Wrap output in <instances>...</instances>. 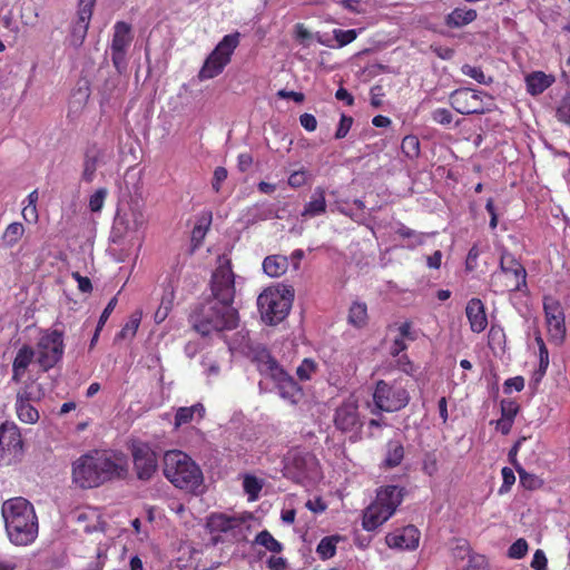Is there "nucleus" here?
<instances>
[{
	"mask_svg": "<svg viewBox=\"0 0 570 570\" xmlns=\"http://www.w3.org/2000/svg\"><path fill=\"white\" fill-rule=\"evenodd\" d=\"M1 513L7 535L12 544L24 547L35 542L39 523L30 501L22 497L8 499L2 503Z\"/></svg>",
	"mask_w": 570,
	"mask_h": 570,
	"instance_id": "nucleus-1",
	"label": "nucleus"
},
{
	"mask_svg": "<svg viewBox=\"0 0 570 570\" xmlns=\"http://www.w3.org/2000/svg\"><path fill=\"white\" fill-rule=\"evenodd\" d=\"M238 311L230 305L207 298L197 305L189 315L191 327L202 336L214 332L232 331L238 326Z\"/></svg>",
	"mask_w": 570,
	"mask_h": 570,
	"instance_id": "nucleus-2",
	"label": "nucleus"
},
{
	"mask_svg": "<svg viewBox=\"0 0 570 570\" xmlns=\"http://www.w3.org/2000/svg\"><path fill=\"white\" fill-rule=\"evenodd\" d=\"M164 476L176 488L196 494L204 483L200 466L180 450L166 451L163 458Z\"/></svg>",
	"mask_w": 570,
	"mask_h": 570,
	"instance_id": "nucleus-3",
	"label": "nucleus"
},
{
	"mask_svg": "<svg viewBox=\"0 0 570 570\" xmlns=\"http://www.w3.org/2000/svg\"><path fill=\"white\" fill-rule=\"evenodd\" d=\"M406 490L403 487H380L376 490L375 500L363 511V529L374 531L385 523L401 505Z\"/></svg>",
	"mask_w": 570,
	"mask_h": 570,
	"instance_id": "nucleus-4",
	"label": "nucleus"
},
{
	"mask_svg": "<svg viewBox=\"0 0 570 570\" xmlns=\"http://www.w3.org/2000/svg\"><path fill=\"white\" fill-rule=\"evenodd\" d=\"M283 475L297 483L308 484L322 478V468L316 455L303 448H293L284 456Z\"/></svg>",
	"mask_w": 570,
	"mask_h": 570,
	"instance_id": "nucleus-5",
	"label": "nucleus"
},
{
	"mask_svg": "<svg viewBox=\"0 0 570 570\" xmlns=\"http://www.w3.org/2000/svg\"><path fill=\"white\" fill-rule=\"evenodd\" d=\"M293 291L283 287L264 289L257 297V306L263 322L277 325L288 315L293 303Z\"/></svg>",
	"mask_w": 570,
	"mask_h": 570,
	"instance_id": "nucleus-6",
	"label": "nucleus"
},
{
	"mask_svg": "<svg viewBox=\"0 0 570 570\" xmlns=\"http://www.w3.org/2000/svg\"><path fill=\"white\" fill-rule=\"evenodd\" d=\"M373 402L380 412H397L410 403L411 396L403 379L379 380L373 391Z\"/></svg>",
	"mask_w": 570,
	"mask_h": 570,
	"instance_id": "nucleus-7",
	"label": "nucleus"
},
{
	"mask_svg": "<svg viewBox=\"0 0 570 570\" xmlns=\"http://www.w3.org/2000/svg\"><path fill=\"white\" fill-rule=\"evenodd\" d=\"M239 32H234L223 37L205 59L197 76L200 81L213 79L224 71L239 45Z\"/></svg>",
	"mask_w": 570,
	"mask_h": 570,
	"instance_id": "nucleus-8",
	"label": "nucleus"
},
{
	"mask_svg": "<svg viewBox=\"0 0 570 570\" xmlns=\"http://www.w3.org/2000/svg\"><path fill=\"white\" fill-rule=\"evenodd\" d=\"M36 362L42 372H48L61 362L65 354L63 332L49 328L41 332L36 348Z\"/></svg>",
	"mask_w": 570,
	"mask_h": 570,
	"instance_id": "nucleus-9",
	"label": "nucleus"
},
{
	"mask_svg": "<svg viewBox=\"0 0 570 570\" xmlns=\"http://www.w3.org/2000/svg\"><path fill=\"white\" fill-rule=\"evenodd\" d=\"M498 281H502L501 292H521L527 288V271L511 253L501 254L500 272L491 275L493 286H498Z\"/></svg>",
	"mask_w": 570,
	"mask_h": 570,
	"instance_id": "nucleus-10",
	"label": "nucleus"
},
{
	"mask_svg": "<svg viewBox=\"0 0 570 570\" xmlns=\"http://www.w3.org/2000/svg\"><path fill=\"white\" fill-rule=\"evenodd\" d=\"M209 286L212 293L209 299L233 306L236 287L230 259L225 256L218 258V265L212 274Z\"/></svg>",
	"mask_w": 570,
	"mask_h": 570,
	"instance_id": "nucleus-11",
	"label": "nucleus"
},
{
	"mask_svg": "<svg viewBox=\"0 0 570 570\" xmlns=\"http://www.w3.org/2000/svg\"><path fill=\"white\" fill-rule=\"evenodd\" d=\"M99 466V485L112 481L124 480L128 474V458L121 451L97 450Z\"/></svg>",
	"mask_w": 570,
	"mask_h": 570,
	"instance_id": "nucleus-12",
	"label": "nucleus"
},
{
	"mask_svg": "<svg viewBox=\"0 0 570 570\" xmlns=\"http://www.w3.org/2000/svg\"><path fill=\"white\" fill-rule=\"evenodd\" d=\"M134 40L132 28L128 22L117 21L110 45V55L114 67L118 72L127 68V52Z\"/></svg>",
	"mask_w": 570,
	"mask_h": 570,
	"instance_id": "nucleus-13",
	"label": "nucleus"
},
{
	"mask_svg": "<svg viewBox=\"0 0 570 570\" xmlns=\"http://www.w3.org/2000/svg\"><path fill=\"white\" fill-rule=\"evenodd\" d=\"M491 99V96L483 91L471 88H461L450 95L451 107L462 115L484 114L490 110L483 98Z\"/></svg>",
	"mask_w": 570,
	"mask_h": 570,
	"instance_id": "nucleus-14",
	"label": "nucleus"
},
{
	"mask_svg": "<svg viewBox=\"0 0 570 570\" xmlns=\"http://www.w3.org/2000/svg\"><path fill=\"white\" fill-rule=\"evenodd\" d=\"M97 450L78 458L72 464V481L82 489L99 487Z\"/></svg>",
	"mask_w": 570,
	"mask_h": 570,
	"instance_id": "nucleus-15",
	"label": "nucleus"
},
{
	"mask_svg": "<svg viewBox=\"0 0 570 570\" xmlns=\"http://www.w3.org/2000/svg\"><path fill=\"white\" fill-rule=\"evenodd\" d=\"M134 470L141 481H149L158 470L156 452L145 442H134L130 446Z\"/></svg>",
	"mask_w": 570,
	"mask_h": 570,
	"instance_id": "nucleus-16",
	"label": "nucleus"
},
{
	"mask_svg": "<svg viewBox=\"0 0 570 570\" xmlns=\"http://www.w3.org/2000/svg\"><path fill=\"white\" fill-rule=\"evenodd\" d=\"M334 425L343 433H351L352 441L360 440L363 428L358 406L355 401L343 402L335 411Z\"/></svg>",
	"mask_w": 570,
	"mask_h": 570,
	"instance_id": "nucleus-17",
	"label": "nucleus"
},
{
	"mask_svg": "<svg viewBox=\"0 0 570 570\" xmlns=\"http://www.w3.org/2000/svg\"><path fill=\"white\" fill-rule=\"evenodd\" d=\"M543 311L550 342L556 345L562 344L567 330L564 313L560 302L553 297H544Z\"/></svg>",
	"mask_w": 570,
	"mask_h": 570,
	"instance_id": "nucleus-18",
	"label": "nucleus"
},
{
	"mask_svg": "<svg viewBox=\"0 0 570 570\" xmlns=\"http://www.w3.org/2000/svg\"><path fill=\"white\" fill-rule=\"evenodd\" d=\"M22 439L19 429L13 423L0 425V464L9 463L22 451Z\"/></svg>",
	"mask_w": 570,
	"mask_h": 570,
	"instance_id": "nucleus-19",
	"label": "nucleus"
},
{
	"mask_svg": "<svg viewBox=\"0 0 570 570\" xmlns=\"http://www.w3.org/2000/svg\"><path fill=\"white\" fill-rule=\"evenodd\" d=\"M97 0H79L77 20L72 23L70 42L73 47H80L89 29L94 8Z\"/></svg>",
	"mask_w": 570,
	"mask_h": 570,
	"instance_id": "nucleus-20",
	"label": "nucleus"
},
{
	"mask_svg": "<svg viewBox=\"0 0 570 570\" xmlns=\"http://www.w3.org/2000/svg\"><path fill=\"white\" fill-rule=\"evenodd\" d=\"M421 539L420 530L412 524L395 529L385 537V542L391 549L415 550Z\"/></svg>",
	"mask_w": 570,
	"mask_h": 570,
	"instance_id": "nucleus-21",
	"label": "nucleus"
},
{
	"mask_svg": "<svg viewBox=\"0 0 570 570\" xmlns=\"http://www.w3.org/2000/svg\"><path fill=\"white\" fill-rule=\"evenodd\" d=\"M254 362L258 372L265 377L271 379L275 384L287 374L276 358L265 348L256 352Z\"/></svg>",
	"mask_w": 570,
	"mask_h": 570,
	"instance_id": "nucleus-22",
	"label": "nucleus"
},
{
	"mask_svg": "<svg viewBox=\"0 0 570 570\" xmlns=\"http://www.w3.org/2000/svg\"><path fill=\"white\" fill-rule=\"evenodd\" d=\"M75 520L78 525V530L86 533H92L104 530V521L101 520L100 512L90 507L78 509L75 512Z\"/></svg>",
	"mask_w": 570,
	"mask_h": 570,
	"instance_id": "nucleus-23",
	"label": "nucleus"
},
{
	"mask_svg": "<svg viewBox=\"0 0 570 570\" xmlns=\"http://www.w3.org/2000/svg\"><path fill=\"white\" fill-rule=\"evenodd\" d=\"M470 328L473 333H481L488 326L485 306L480 298H471L465 306Z\"/></svg>",
	"mask_w": 570,
	"mask_h": 570,
	"instance_id": "nucleus-24",
	"label": "nucleus"
},
{
	"mask_svg": "<svg viewBox=\"0 0 570 570\" xmlns=\"http://www.w3.org/2000/svg\"><path fill=\"white\" fill-rule=\"evenodd\" d=\"M326 191L323 187L318 186L314 189L309 200L305 204L301 216L303 218H314L326 213Z\"/></svg>",
	"mask_w": 570,
	"mask_h": 570,
	"instance_id": "nucleus-25",
	"label": "nucleus"
},
{
	"mask_svg": "<svg viewBox=\"0 0 570 570\" xmlns=\"http://www.w3.org/2000/svg\"><path fill=\"white\" fill-rule=\"evenodd\" d=\"M35 357V348H32L30 345L24 344L18 350L12 363V381H21Z\"/></svg>",
	"mask_w": 570,
	"mask_h": 570,
	"instance_id": "nucleus-26",
	"label": "nucleus"
},
{
	"mask_svg": "<svg viewBox=\"0 0 570 570\" xmlns=\"http://www.w3.org/2000/svg\"><path fill=\"white\" fill-rule=\"evenodd\" d=\"M102 156L101 149L97 144L89 145L85 150L83 156V170L82 180L91 183L95 179L96 170L98 168L99 160Z\"/></svg>",
	"mask_w": 570,
	"mask_h": 570,
	"instance_id": "nucleus-27",
	"label": "nucleus"
},
{
	"mask_svg": "<svg viewBox=\"0 0 570 570\" xmlns=\"http://www.w3.org/2000/svg\"><path fill=\"white\" fill-rule=\"evenodd\" d=\"M213 214L210 210L203 212L191 230L190 242L193 250L199 248L206 237V234L212 225Z\"/></svg>",
	"mask_w": 570,
	"mask_h": 570,
	"instance_id": "nucleus-28",
	"label": "nucleus"
},
{
	"mask_svg": "<svg viewBox=\"0 0 570 570\" xmlns=\"http://www.w3.org/2000/svg\"><path fill=\"white\" fill-rule=\"evenodd\" d=\"M144 216L139 212L132 213V225L129 223L127 215L117 214L114 220L112 232L115 235L122 237L128 232H136L144 225Z\"/></svg>",
	"mask_w": 570,
	"mask_h": 570,
	"instance_id": "nucleus-29",
	"label": "nucleus"
},
{
	"mask_svg": "<svg viewBox=\"0 0 570 570\" xmlns=\"http://www.w3.org/2000/svg\"><path fill=\"white\" fill-rule=\"evenodd\" d=\"M282 399L292 404H296L302 396V389L288 373L279 380L276 384Z\"/></svg>",
	"mask_w": 570,
	"mask_h": 570,
	"instance_id": "nucleus-30",
	"label": "nucleus"
},
{
	"mask_svg": "<svg viewBox=\"0 0 570 570\" xmlns=\"http://www.w3.org/2000/svg\"><path fill=\"white\" fill-rule=\"evenodd\" d=\"M385 458L382 465L385 469H393L399 466L404 459V446L399 440H390L385 446Z\"/></svg>",
	"mask_w": 570,
	"mask_h": 570,
	"instance_id": "nucleus-31",
	"label": "nucleus"
},
{
	"mask_svg": "<svg viewBox=\"0 0 570 570\" xmlns=\"http://www.w3.org/2000/svg\"><path fill=\"white\" fill-rule=\"evenodd\" d=\"M478 17L474 9L470 8H455L445 18V24L449 28H461L473 22Z\"/></svg>",
	"mask_w": 570,
	"mask_h": 570,
	"instance_id": "nucleus-32",
	"label": "nucleus"
},
{
	"mask_svg": "<svg viewBox=\"0 0 570 570\" xmlns=\"http://www.w3.org/2000/svg\"><path fill=\"white\" fill-rule=\"evenodd\" d=\"M205 406L202 403L178 407L175 413V428L190 423L195 415L198 416V420H202L205 416Z\"/></svg>",
	"mask_w": 570,
	"mask_h": 570,
	"instance_id": "nucleus-33",
	"label": "nucleus"
},
{
	"mask_svg": "<svg viewBox=\"0 0 570 570\" xmlns=\"http://www.w3.org/2000/svg\"><path fill=\"white\" fill-rule=\"evenodd\" d=\"M553 79L542 71H534L525 77L527 90L530 95L542 94L552 83Z\"/></svg>",
	"mask_w": 570,
	"mask_h": 570,
	"instance_id": "nucleus-34",
	"label": "nucleus"
},
{
	"mask_svg": "<svg viewBox=\"0 0 570 570\" xmlns=\"http://www.w3.org/2000/svg\"><path fill=\"white\" fill-rule=\"evenodd\" d=\"M288 262L285 256L271 255L263 262L264 272L271 277H278L287 271Z\"/></svg>",
	"mask_w": 570,
	"mask_h": 570,
	"instance_id": "nucleus-35",
	"label": "nucleus"
},
{
	"mask_svg": "<svg viewBox=\"0 0 570 570\" xmlns=\"http://www.w3.org/2000/svg\"><path fill=\"white\" fill-rule=\"evenodd\" d=\"M347 321L351 325H353L356 328L365 327L368 322L366 304L361 302H354L348 309Z\"/></svg>",
	"mask_w": 570,
	"mask_h": 570,
	"instance_id": "nucleus-36",
	"label": "nucleus"
},
{
	"mask_svg": "<svg viewBox=\"0 0 570 570\" xmlns=\"http://www.w3.org/2000/svg\"><path fill=\"white\" fill-rule=\"evenodd\" d=\"M253 546L264 547L272 553H281L284 549L283 544L268 530L258 532L253 541Z\"/></svg>",
	"mask_w": 570,
	"mask_h": 570,
	"instance_id": "nucleus-37",
	"label": "nucleus"
},
{
	"mask_svg": "<svg viewBox=\"0 0 570 570\" xmlns=\"http://www.w3.org/2000/svg\"><path fill=\"white\" fill-rule=\"evenodd\" d=\"M24 234V227L21 223L9 224L2 234V244L7 248H12L19 243Z\"/></svg>",
	"mask_w": 570,
	"mask_h": 570,
	"instance_id": "nucleus-38",
	"label": "nucleus"
},
{
	"mask_svg": "<svg viewBox=\"0 0 570 570\" xmlns=\"http://www.w3.org/2000/svg\"><path fill=\"white\" fill-rule=\"evenodd\" d=\"M41 396V389L38 384L31 382L21 387L17 393V401L19 403H32L39 401Z\"/></svg>",
	"mask_w": 570,
	"mask_h": 570,
	"instance_id": "nucleus-39",
	"label": "nucleus"
},
{
	"mask_svg": "<svg viewBox=\"0 0 570 570\" xmlns=\"http://www.w3.org/2000/svg\"><path fill=\"white\" fill-rule=\"evenodd\" d=\"M16 412L19 420L27 424H33L39 420V412L31 403L16 402Z\"/></svg>",
	"mask_w": 570,
	"mask_h": 570,
	"instance_id": "nucleus-40",
	"label": "nucleus"
},
{
	"mask_svg": "<svg viewBox=\"0 0 570 570\" xmlns=\"http://www.w3.org/2000/svg\"><path fill=\"white\" fill-rule=\"evenodd\" d=\"M337 537H325L323 538L316 548V553L322 560L331 559L336 553Z\"/></svg>",
	"mask_w": 570,
	"mask_h": 570,
	"instance_id": "nucleus-41",
	"label": "nucleus"
},
{
	"mask_svg": "<svg viewBox=\"0 0 570 570\" xmlns=\"http://www.w3.org/2000/svg\"><path fill=\"white\" fill-rule=\"evenodd\" d=\"M520 484L527 490H537L543 485V480L537 475L527 472L522 466H517Z\"/></svg>",
	"mask_w": 570,
	"mask_h": 570,
	"instance_id": "nucleus-42",
	"label": "nucleus"
},
{
	"mask_svg": "<svg viewBox=\"0 0 570 570\" xmlns=\"http://www.w3.org/2000/svg\"><path fill=\"white\" fill-rule=\"evenodd\" d=\"M243 488H244L245 493L248 494V500L255 501L259 497L263 484H262L261 480H258L256 476L246 475L243 481Z\"/></svg>",
	"mask_w": 570,
	"mask_h": 570,
	"instance_id": "nucleus-43",
	"label": "nucleus"
},
{
	"mask_svg": "<svg viewBox=\"0 0 570 570\" xmlns=\"http://www.w3.org/2000/svg\"><path fill=\"white\" fill-rule=\"evenodd\" d=\"M401 148L406 157L416 158L420 155V140L414 135H407L403 138Z\"/></svg>",
	"mask_w": 570,
	"mask_h": 570,
	"instance_id": "nucleus-44",
	"label": "nucleus"
},
{
	"mask_svg": "<svg viewBox=\"0 0 570 570\" xmlns=\"http://www.w3.org/2000/svg\"><path fill=\"white\" fill-rule=\"evenodd\" d=\"M141 314L135 313L130 316L129 321L122 326L118 333V337L121 340L131 338L136 335L140 325Z\"/></svg>",
	"mask_w": 570,
	"mask_h": 570,
	"instance_id": "nucleus-45",
	"label": "nucleus"
},
{
	"mask_svg": "<svg viewBox=\"0 0 570 570\" xmlns=\"http://www.w3.org/2000/svg\"><path fill=\"white\" fill-rule=\"evenodd\" d=\"M422 471L429 476H434L439 471V460L435 451H428L422 459Z\"/></svg>",
	"mask_w": 570,
	"mask_h": 570,
	"instance_id": "nucleus-46",
	"label": "nucleus"
},
{
	"mask_svg": "<svg viewBox=\"0 0 570 570\" xmlns=\"http://www.w3.org/2000/svg\"><path fill=\"white\" fill-rule=\"evenodd\" d=\"M462 72L482 85H489L492 82V77H487L480 67L464 65Z\"/></svg>",
	"mask_w": 570,
	"mask_h": 570,
	"instance_id": "nucleus-47",
	"label": "nucleus"
},
{
	"mask_svg": "<svg viewBox=\"0 0 570 570\" xmlns=\"http://www.w3.org/2000/svg\"><path fill=\"white\" fill-rule=\"evenodd\" d=\"M38 198H39V195H38V190L37 189L32 190L27 196L28 205L22 209V216H23L24 219H28V217L30 216L33 222H37V219H38V212H37V206L36 205H37Z\"/></svg>",
	"mask_w": 570,
	"mask_h": 570,
	"instance_id": "nucleus-48",
	"label": "nucleus"
},
{
	"mask_svg": "<svg viewBox=\"0 0 570 570\" xmlns=\"http://www.w3.org/2000/svg\"><path fill=\"white\" fill-rule=\"evenodd\" d=\"M212 524L216 529H218L223 532H227V531L236 528L239 524V521L235 518H229L224 514H219L212 519Z\"/></svg>",
	"mask_w": 570,
	"mask_h": 570,
	"instance_id": "nucleus-49",
	"label": "nucleus"
},
{
	"mask_svg": "<svg viewBox=\"0 0 570 570\" xmlns=\"http://www.w3.org/2000/svg\"><path fill=\"white\" fill-rule=\"evenodd\" d=\"M108 190L104 187L98 188L89 198V208L92 213H98L102 209L107 198Z\"/></svg>",
	"mask_w": 570,
	"mask_h": 570,
	"instance_id": "nucleus-50",
	"label": "nucleus"
},
{
	"mask_svg": "<svg viewBox=\"0 0 570 570\" xmlns=\"http://www.w3.org/2000/svg\"><path fill=\"white\" fill-rule=\"evenodd\" d=\"M500 407L501 416L509 417V420H514L520 410L518 402L512 399H503Z\"/></svg>",
	"mask_w": 570,
	"mask_h": 570,
	"instance_id": "nucleus-51",
	"label": "nucleus"
},
{
	"mask_svg": "<svg viewBox=\"0 0 570 570\" xmlns=\"http://www.w3.org/2000/svg\"><path fill=\"white\" fill-rule=\"evenodd\" d=\"M334 38L338 43V47H344L352 41H354L357 37V32L354 29L343 30V29H334L333 31Z\"/></svg>",
	"mask_w": 570,
	"mask_h": 570,
	"instance_id": "nucleus-52",
	"label": "nucleus"
},
{
	"mask_svg": "<svg viewBox=\"0 0 570 570\" xmlns=\"http://www.w3.org/2000/svg\"><path fill=\"white\" fill-rule=\"evenodd\" d=\"M528 552V542L525 539H518L514 541L509 550L508 556L512 559H521L523 558Z\"/></svg>",
	"mask_w": 570,
	"mask_h": 570,
	"instance_id": "nucleus-53",
	"label": "nucleus"
},
{
	"mask_svg": "<svg viewBox=\"0 0 570 570\" xmlns=\"http://www.w3.org/2000/svg\"><path fill=\"white\" fill-rule=\"evenodd\" d=\"M316 371V364L313 360L304 358L296 370V374L302 381L309 380L312 374Z\"/></svg>",
	"mask_w": 570,
	"mask_h": 570,
	"instance_id": "nucleus-54",
	"label": "nucleus"
},
{
	"mask_svg": "<svg viewBox=\"0 0 570 570\" xmlns=\"http://www.w3.org/2000/svg\"><path fill=\"white\" fill-rule=\"evenodd\" d=\"M480 254H481V249L479 248V245L478 244H474L468 255H466V259H465V271L471 273V272H474L476 271L478 266H479V263H478V259L480 257Z\"/></svg>",
	"mask_w": 570,
	"mask_h": 570,
	"instance_id": "nucleus-55",
	"label": "nucleus"
},
{
	"mask_svg": "<svg viewBox=\"0 0 570 570\" xmlns=\"http://www.w3.org/2000/svg\"><path fill=\"white\" fill-rule=\"evenodd\" d=\"M431 117L434 122L443 126L450 125L453 120L452 112L446 108H436L432 111Z\"/></svg>",
	"mask_w": 570,
	"mask_h": 570,
	"instance_id": "nucleus-56",
	"label": "nucleus"
},
{
	"mask_svg": "<svg viewBox=\"0 0 570 570\" xmlns=\"http://www.w3.org/2000/svg\"><path fill=\"white\" fill-rule=\"evenodd\" d=\"M556 116L559 121L570 125V97H564L560 101Z\"/></svg>",
	"mask_w": 570,
	"mask_h": 570,
	"instance_id": "nucleus-57",
	"label": "nucleus"
},
{
	"mask_svg": "<svg viewBox=\"0 0 570 570\" xmlns=\"http://www.w3.org/2000/svg\"><path fill=\"white\" fill-rule=\"evenodd\" d=\"M501 474H502L503 483L499 490V493L503 494V493L510 491L511 487L514 484L515 475H514L513 470L508 466H504L501 470Z\"/></svg>",
	"mask_w": 570,
	"mask_h": 570,
	"instance_id": "nucleus-58",
	"label": "nucleus"
},
{
	"mask_svg": "<svg viewBox=\"0 0 570 570\" xmlns=\"http://www.w3.org/2000/svg\"><path fill=\"white\" fill-rule=\"evenodd\" d=\"M524 389V379L520 375L505 380L503 391L510 394L512 391L520 392Z\"/></svg>",
	"mask_w": 570,
	"mask_h": 570,
	"instance_id": "nucleus-59",
	"label": "nucleus"
},
{
	"mask_svg": "<svg viewBox=\"0 0 570 570\" xmlns=\"http://www.w3.org/2000/svg\"><path fill=\"white\" fill-rule=\"evenodd\" d=\"M352 124H353V118L343 114L341 116L338 127L335 132V138L336 139L345 138L352 127Z\"/></svg>",
	"mask_w": 570,
	"mask_h": 570,
	"instance_id": "nucleus-60",
	"label": "nucleus"
},
{
	"mask_svg": "<svg viewBox=\"0 0 570 570\" xmlns=\"http://www.w3.org/2000/svg\"><path fill=\"white\" fill-rule=\"evenodd\" d=\"M227 178V170L225 167H216L213 175L212 187L216 193H219L222 183Z\"/></svg>",
	"mask_w": 570,
	"mask_h": 570,
	"instance_id": "nucleus-61",
	"label": "nucleus"
},
{
	"mask_svg": "<svg viewBox=\"0 0 570 570\" xmlns=\"http://www.w3.org/2000/svg\"><path fill=\"white\" fill-rule=\"evenodd\" d=\"M295 39L304 46H307L306 41L312 39V33L307 30L304 23H296L294 27Z\"/></svg>",
	"mask_w": 570,
	"mask_h": 570,
	"instance_id": "nucleus-62",
	"label": "nucleus"
},
{
	"mask_svg": "<svg viewBox=\"0 0 570 570\" xmlns=\"http://www.w3.org/2000/svg\"><path fill=\"white\" fill-rule=\"evenodd\" d=\"M531 567L534 570H547L548 568V560L542 550H537L533 554Z\"/></svg>",
	"mask_w": 570,
	"mask_h": 570,
	"instance_id": "nucleus-63",
	"label": "nucleus"
},
{
	"mask_svg": "<svg viewBox=\"0 0 570 570\" xmlns=\"http://www.w3.org/2000/svg\"><path fill=\"white\" fill-rule=\"evenodd\" d=\"M288 185L293 188H299L303 185L306 184V171L305 170H297L289 175Z\"/></svg>",
	"mask_w": 570,
	"mask_h": 570,
	"instance_id": "nucleus-64",
	"label": "nucleus"
}]
</instances>
